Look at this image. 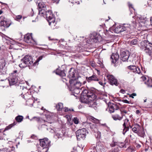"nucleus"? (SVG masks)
Returning <instances> with one entry per match:
<instances>
[{
	"instance_id": "f257e3e1",
	"label": "nucleus",
	"mask_w": 152,
	"mask_h": 152,
	"mask_svg": "<svg viewBox=\"0 0 152 152\" xmlns=\"http://www.w3.org/2000/svg\"><path fill=\"white\" fill-rule=\"evenodd\" d=\"M96 98V95L92 92H88L87 90H85L83 91L82 94L81 95V102L84 103H94L93 101Z\"/></svg>"
},
{
	"instance_id": "f03ea898",
	"label": "nucleus",
	"mask_w": 152,
	"mask_h": 152,
	"mask_svg": "<svg viewBox=\"0 0 152 152\" xmlns=\"http://www.w3.org/2000/svg\"><path fill=\"white\" fill-rule=\"evenodd\" d=\"M136 26V22L135 20L132 22V25L128 24H124L122 26H118L115 29V32L119 33L124 31H127V32L130 31Z\"/></svg>"
},
{
	"instance_id": "7ed1b4c3",
	"label": "nucleus",
	"mask_w": 152,
	"mask_h": 152,
	"mask_svg": "<svg viewBox=\"0 0 152 152\" xmlns=\"http://www.w3.org/2000/svg\"><path fill=\"white\" fill-rule=\"evenodd\" d=\"M35 64V62L34 63L32 57L27 55L21 60L20 63L19 64V66L20 67L23 68L28 66H29L34 65Z\"/></svg>"
},
{
	"instance_id": "20e7f679",
	"label": "nucleus",
	"mask_w": 152,
	"mask_h": 152,
	"mask_svg": "<svg viewBox=\"0 0 152 152\" xmlns=\"http://www.w3.org/2000/svg\"><path fill=\"white\" fill-rule=\"evenodd\" d=\"M142 49L149 56L152 55V44L147 40H144L141 42Z\"/></svg>"
},
{
	"instance_id": "39448f33",
	"label": "nucleus",
	"mask_w": 152,
	"mask_h": 152,
	"mask_svg": "<svg viewBox=\"0 0 152 152\" xmlns=\"http://www.w3.org/2000/svg\"><path fill=\"white\" fill-rule=\"evenodd\" d=\"M40 145L42 147L41 152H47L50 146V141L47 138L39 140Z\"/></svg>"
},
{
	"instance_id": "423d86ee",
	"label": "nucleus",
	"mask_w": 152,
	"mask_h": 152,
	"mask_svg": "<svg viewBox=\"0 0 152 152\" xmlns=\"http://www.w3.org/2000/svg\"><path fill=\"white\" fill-rule=\"evenodd\" d=\"M87 131L85 128L77 130L76 132V134L77 140L84 139L86 136Z\"/></svg>"
},
{
	"instance_id": "0eeeda50",
	"label": "nucleus",
	"mask_w": 152,
	"mask_h": 152,
	"mask_svg": "<svg viewBox=\"0 0 152 152\" xmlns=\"http://www.w3.org/2000/svg\"><path fill=\"white\" fill-rule=\"evenodd\" d=\"M11 24V21L7 20L4 16H1L0 17V26L7 28Z\"/></svg>"
},
{
	"instance_id": "6e6552de",
	"label": "nucleus",
	"mask_w": 152,
	"mask_h": 152,
	"mask_svg": "<svg viewBox=\"0 0 152 152\" xmlns=\"http://www.w3.org/2000/svg\"><path fill=\"white\" fill-rule=\"evenodd\" d=\"M16 70L14 71L10 75V79L9 80L10 85H14L17 82L18 77L17 76H16L18 74Z\"/></svg>"
},
{
	"instance_id": "1a4fd4ad",
	"label": "nucleus",
	"mask_w": 152,
	"mask_h": 152,
	"mask_svg": "<svg viewBox=\"0 0 152 152\" xmlns=\"http://www.w3.org/2000/svg\"><path fill=\"white\" fill-rule=\"evenodd\" d=\"M70 86L73 88L79 89L81 86V83L76 79H71L69 80Z\"/></svg>"
},
{
	"instance_id": "9d476101",
	"label": "nucleus",
	"mask_w": 152,
	"mask_h": 152,
	"mask_svg": "<svg viewBox=\"0 0 152 152\" xmlns=\"http://www.w3.org/2000/svg\"><path fill=\"white\" fill-rule=\"evenodd\" d=\"M24 41L29 45L34 44L35 43V41L32 39L31 34H27L25 35L24 37Z\"/></svg>"
},
{
	"instance_id": "9b49d317",
	"label": "nucleus",
	"mask_w": 152,
	"mask_h": 152,
	"mask_svg": "<svg viewBox=\"0 0 152 152\" xmlns=\"http://www.w3.org/2000/svg\"><path fill=\"white\" fill-rule=\"evenodd\" d=\"M107 77L108 81L111 85H114L116 86L118 85V83L117 80L113 75H107Z\"/></svg>"
},
{
	"instance_id": "f8f14e48",
	"label": "nucleus",
	"mask_w": 152,
	"mask_h": 152,
	"mask_svg": "<svg viewBox=\"0 0 152 152\" xmlns=\"http://www.w3.org/2000/svg\"><path fill=\"white\" fill-rule=\"evenodd\" d=\"M129 55V52L127 51H122L120 54V59L124 62L128 60Z\"/></svg>"
},
{
	"instance_id": "ddd939ff",
	"label": "nucleus",
	"mask_w": 152,
	"mask_h": 152,
	"mask_svg": "<svg viewBox=\"0 0 152 152\" xmlns=\"http://www.w3.org/2000/svg\"><path fill=\"white\" fill-rule=\"evenodd\" d=\"M119 108L118 105L115 103H111L109 105V110L110 113H113L115 110H118Z\"/></svg>"
},
{
	"instance_id": "4468645a",
	"label": "nucleus",
	"mask_w": 152,
	"mask_h": 152,
	"mask_svg": "<svg viewBox=\"0 0 152 152\" xmlns=\"http://www.w3.org/2000/svg\"><path fill=\"white\" fill-rule=\"evenodd\" d=\"M46 16L48 20H53V23L54 24L55 22V19L51 11L48 10L46 12Z\"/></svg>"
},
{
	"instance_id": "2eb2a0df",
	"label": "nucleus",
	"mask_w": 152,
	"mask_h": 152,
	"mask_svg": "<svg viewBox=\"0 0 152 152\" xmlns=\"http://www.w3.org/2000/svg\"><path fill=\"white\" fill-rule=\"evenodd\" d=\"M86 80L88 83L91 82L92 81H99V79L95 75H93L92 76L89 77H86Z\"/></svg>"
},
{
	"instance_id": "dca6fc26",
	"label": "nucleus",
	"mask_w": 152,
	"mask_h": 152,
	"mask_svg": "<svg viewBox=\"0 0 152 152\" xmlns=\"http://www.w3.org/2000/svg\"><path fill=\"white\" fill-rule=\"evenodd\" d=\"M119 58V55L116 53H113L111 56V58L112 59V62L113 63H115L118 59Z\"/></svg>"
},
{
	"instance_id": "f3484780",
	"label": "nucleus",
	"mask_w": 152,
	"mask_h": 152,
	"mask_svg": "<svg viewBox=\"0 0 152 152\" xmlns=\"http://www.w3.org/2000/svg\"><path fill=\"white\" fill-rule=\"evenodd\" d=\"M140 130L138 128L137 129L136 127H134L133 128L132 131L135 133H137L138 135H143L144 132L142 128H140Z\"/></svg>"
},
{
	"instance_id": "a211bd4d",
	"label": "nucleus",
	"mask_w": 152,
	"mask_h": 152,
	"mask_svg": "<svg viewBox=\"0 0 152 152\" xmlns=\"http://www.w3.org/2000/svg\"><path fill=\"white\" fill-rule=\"evenodd\" d=\"M112 118L114 120L120 121L123 118V116L121 115L120 116L118 114H116L112 115Z\"/></svg>"
},
{
	"instance_id": "6ab92c4d",
	"label": "nucleus",
	"mask_w": 152,
	"mask_h": 152,
	"mask_svg": "<svg viewBox=\"0 0 152 152\" xmlns=\"http://www.w3.org/2000/svg\"><path fill=\"white\" fill-rule=\"evenodd\" d=\"M37 3L38 4V6L39 9L46 8L45 5L42 1L39 0Z\"/></svg>"
},
{
	"instance_id": "aec40b11",
	"label": "nucleus",
	"mask_w": 152,
	"mask_h": 152,
	"mask_svg": "<svg viewBox=\"0 0 152 152\" xmlns=\"http://www.w3.org/2000/svg\"><path fill=\"white\" fill-rule=\"evenodd\" d=\"M69 77L70 78H72V79H74L75 74V70H72V71L71 70H69Z\"/></svg>"
},
{
	"instance_id": "412c9836",
	"label": "nucleus",
	"mask_w": 152,
	"mask_h": 152,
	"mask_svg": "<svg viewBox=\"0 0 152 152\" xmlns=\"http://www.w3.org/2000/svg\"><path fill=\"white\" fill-rule=\"evenodd\" d=\"M56 74L62 77H64L66 75V74L64 71L59 70L58 69L56 70Z\"/></svg>"
},
{
	"instance_id": "4be33fe9",
	"label": "nucleus",
	"mask_w": 152,
	"mask_h": 152,
	"mask_svg": "<svg viewBox=\"0 0 152 152\" xmlns=\"http://www.w3.org/2000/svg\"><path fill=\"white\" fill-rule=\"evenodd\" d=\"M145 83L147 85V86L150 88H152V80L149 79L145 82Z\"/></svg>"
},
{
	"instance_id": "5701e85b",
	"label": "nucleus",
	"mask_w": 152,
	"mask_h": 152,
	"mask_svg": "<svg viewBox=\"0 0 152 152\" xmlns=\"http://www.w3.org/2000/svg\"><path fill=\"white\" fill-rule=\"evenodd\" d=\"M5 65V62L4 60H1L0 61V71L2 70Z\"/></svg>"
},
{
	"instance_id": "b1692460",
	"label": "nucleus",
	"mask_w": 152,
	"mask_h": 152,
	"mask_svg": "<svg viewBox=\"0 0 152 152\" xmlns=\"http://www.w3.org/2000/svg\"><path fill=\"white\" fill-rule=\"evenodd\" d=\"M63 108V104L61 103H59L56 105V108L58 111H61Z\"/></svg>"
},
{
	"instance_id": "393cba45",
	"label": "nucleus",
	"mask_w": 152,
	"mask_h": 152,
	"mask_svg": "<svg viewBox=\"0 0 152 152\" xmlns=\"http://www.w3.org/2000/svg\"><path fill=\"white\" fill-rule=\"evenodd\" d=\"M119 144H120V143H119V142H114L110 144V145L111 147H113L115 146L116 145H119ZM120 144H121V145L119 146L121 148L124 147V145L123 143H120Z\"/></svg>"
},
{
	"instance_id": "a878e982",
	"label": "nucleus",
	"mask_w": 152,
	"mask_h": 152,
	"mask_svg": "<svg viewBox=\"0 0 152 152\" xmlns=\"http://www.w3.org/2000/svg\"><path fill=\"white\" fill-rule=\"evenodd\" d=\"M23 118V117L21 115H18L16 117L15 119L18 122H21Z\"/></svg>"
},
{
	"instance_id": "bb28decb",
	"label": "nucleus",
	"mask_w": 152,
	"mask_h": 152,
	"mask_svg": "<svg viewBox=\"0 0 152 152\" xmlns=\"http://www.w3.org/2000/svg\"><path fill=\"white\" fill-rule=\"evenodd\" d=\"M89 41L91 42H96L97 41V39L96 37L91 35L90 38L89 39Z\"/></svg>"
},
{
	"instance_id": "cd10ccee",
	"label": "nucleus",
	"mask_w": 152,
	"mask_h": 152,
	"mask_svg": "<svg viewBox=\"0 0 152 152\" xmlns=\"http://www.w3.org/2000/svg\"><path fill=\"white\" fill-rule=\"evenodd\" d=\"M49 22V24L50 26H51V27L53 28H55V25L56 23H55V22L54 24L53 23V20H48Z\"/></svg>"
},
{
	"instance_id": "c85d7f7f",
	"label": "nucleus",
	"mask_w": 152,
	"mask_h": 152,
	"mask_svg": "<svg viewBox=\"0 0 152 152\" xmlns=\"http://www.w3.org/2000/svg\"><path fill=\"white\" fill-rule=\"evenodd\" d=\"M138 40L137 39H134L130 41V44L131 45H136L137 43Z\"/></svg>"
},
{
	"instance_id": "c756f323",
	"label": "nucleus",
	"mask_w": 152,
	"mask_h": 152,
	"mask_svg": "<svg viewBox=\"0 0 152 152\" xmlns=\"http://www.w3.org/2000/svg\"><path fill=\"white\" fill-rule=\"evenodd\" d=\"M46 10V8H42L39 10V13L40 14H43L45 13L46 14V12L45 10Z\"/></svg>"
},
{
	"instance_id": "7c9ffc66",
	"label": "nucleus",
	"mask_w": 152,
	"mask_h": 152,
	"mask_svg": "<svg viewBox=\"0 0 152 152\" xmlns=\"http://www.w3.org/2000/svg\"><path fill=\"white\" fill-rule=\"evenodd\" d=\"M124 122L123 125L124 127H127V124L129 121V120L128 118H126L124 120Z\"/></svg>"
},
{
	"instance_id": "2f4dec72",
	"label": "nucleus",
	"mask_w": 152,
	"mask_h": 152,
	"mask_svg": "<svg viewBox=\"0 0 152 152\" xmlns=\"http://www.w3.org/2000/svg\"><path fill=\"white\" fill-rule=\"evenodd\" d=\"M137 67L134 66H128V69L132 70L133 72H135Z\"/></svg>"
},
{
	"instance_id": "473e14b6",
	"label": "nucleus",
	"mask_w": 152,
	"mask_h": 152,
	"mask_svg": "<svg viewBox=\"0 0 152 152\" xmlns=\"http://www.w3.org/2000/svg\"><path fill=\"white\" fill-rule=\"evenodd\" d=\"M134 57L132 56H130L129 55V58H128V60H127L126 61L127 62H133L134 60Z\"/></svg>"
},
{
	"instance_id": "72a5a7b5",
	"label": "nucleus",
	"mask_w": 152,
	"mask_h": 152,
	"mask_svg": "<svg viewBox=\"0 0 152 152\" xmlns=\"http://www.w3.org/2000/svg\"><path fill=\"white\" fill-rule=\"evenodd\" d=\"M129 129V127L128 126L126 127H124V129L123 130V134H125V133L126 132L128 131Z\"/></svg>"
},
{
	"instance_id": "f704fd0d",
	"label": "nucleus",
	"mask_w": 152,
	"mask_h": 152,
	"mask_svg": "<svg viewBox=\"0 0 152 152\" xmlns=\"http://www.w3.org/2000/svg\"><path fill=\"white\" fill-rule=\"evenodd\" d=\"M73 91L74 93L77 94H79L80 92V90L79 89L74 88Z\"/></svg>"
},
{
	"instance_id": "c9c22d12",
	"label": "nucleus",
	"mask_w": 152,
	"mask_h": 152,
	"mask_svg": "<svg viewBox=\"0 0 152 152\" xmlns=\"http://www.w3.org/2000/svg\"><path fill=\"white\" fill-rule=\"evenodd\" d=\"M22 18V16L21 15H18L15 17V20L18 21Z\"/></svg>"
},
{
	"instance_id": "e433bc0d",
	"label": "nucleus",
	"mask_w": 152,
	"mask_h": 152,
	"mask_svg": "<svg viewBox=\"0 0 152 152\" xmlns=\"http://www.w3.org/2000/svg\"><path fill=\"white\" fill-rule=\"evenodd\" d=\"M12 126H13L12 124H11L10 125L8 126H7L6 127V128L4 130V132L6 130H7L8 129H10L12 127Z\"/></svg>"
},
{
	"instance_id": "4c0bfd02",
	"label": "nucleus",
	"mask_w": 152,
	"mask_h": 152,
	"mask_svg": "<svg viewBox=\"0 0 152 152\" xmlns=\"http://www.w3.org/2000/svg\"><path fill=\"white\" fill-rule=\"evenodd\" d=\"M73 121L76 124H78L79 122L78 119L76 117H75L74 118Z\"/></svg>"
},
{
	"instance_id": "58836bf2",
	"label": "nucleus",
	"mask_w": 152,
	"mask_h": 152,
	"mask_svg": "<svg viewBox=\"0 0 152 152\" xmlns=\"http://www.w3.org/2000/svg\"><path fill=\"white\" fill-rule=\"evenodd\" d=\"M128 4L130 10L132 8V9L133 10H134V8L133 5L132 4L129 2H128Z\"/></svg>"
},
{
	"instance_id": "ea45409f",
	"label": "nucleus",
	"mask_w": 152,
	"mask_h": 152,
	"mask_svg": "<svg viewBox=\"0 0 152 152\" xmlns=\"http://www.w3.org/2000/svg\"><path fill=\"white\" fill-rule=\"evenodd\" d=\"M32 119H34L35 121H37L38 122H39L40 120V119L39 117H33L32 118Z\"/></svg>"
},
{
	"instance_id": "a19ab883",
	"label": "nucleus",
	"mask_w": 152,
	"mask_h": 152,
	"mask_svg": "<svg viewBox=\"0 0 152 152\" xmlns=\"http://www.w3.org/2000/svg\"><path fill=\"white\" fill-rule=\"evenodd\" d=\"M28 94H26L23 95L22 94V97L24 99H28V98L27 97V96Z\"/></svg>"
},
{
	"instance_id": "79ce46f5",
	"label": "nucleus",
	"mask_w": 152,
	"mask_h": 152,
	"mask_svg": "<svg viewBox=\"0 0 152 152\" xmlns=\"http://www.w3.org/2000/svg\"><path fill=\"white\" fill-rule=\"evenodd\" d=\"M135 72H136V73L138 74H140L141 72V71L140 69L138 67H136L135 70Z\"/></svg>"
},
{
	"instance_id": "37998d69",
	"label": "nucleus",
	"mask_w": 152,
	"mask_h": 152,
	"mask_svg": "<svg viewBox=\"0 0 152 152\" xmlns=\"http://www.w3.org/2000/svg\"><path fill=\"white\" fill-rule=\"evenodd\" d=\"M97 137L98 138H100L101 137V133L100 132H99V131H98L97 132Z\"/></svg>"
},
{
	"instance_id": "c03bdc74",
	"label": "nucleus",
	"mask_w": 152,
	"mask_h": 152,
	"mask_svg": "<svg viewBox=\"0 0 152 152\" xmlns=\"http://www.w3.org/2000/svg\"><path fill=\"white\" fill-rule=\"evenodd\" d=\"M43 58L42 56H40L37 60V61L35 62V63L39 61L40 60H42Z\"/></svg>"
},
{
	"instance_id": "a18cd8bd",
	"label": "nucleus",
	"mask_w": 152,
	"mask_h": 152,
	"mask_svg": "<svg viewBox=\"0 0 152 152\" xmlns=\"http://www.w3.org/2000/svg\"><path fill=\"white\" fill-rule=\"evenodd\" d=\"M136 96V94L135 93H133L132 94H131L129 96V97H132V98H134V96Z\"/></svg>"
},
{
	"instance_id": "49530a36",
	"label": "nucleus",
	"mask_w": 152,
	"mask_h": 152,
	"mask_svg": "<svg viewBox=\"0 0 152 152\" xmlns=\"http://www.w3.org/2000/svg\"><path fill=\"white\" fill-rule=\"evenodd\" d=\"M122 101L123 102L127 104H129L130 103L126 99H124Z\"/></svg>"
},
{
	"instance_id": "de8ad7c7",
	"label": "nucleus",
	"mask_w": 152,
	"mask_h": 152,
	"mask_svg": "<svg viewBox=\"0 0 152 152\" xmlns=\"http://www.w3.org/2000/svg\"><path fill=\"white\" fill-rule=\"evenodd\" d=\"M118 148H115L112 152H118Z\"/></svg>"
},
{
	"instance_id": "09e8293b",
	"label": "nucleus",
	"mask_w": 152,
	"mask_h": 152,
	"mask_svg": "<svg viewBox=\"0 0 152 152\" xmlns=\"http://www.w3.org/2000/svg\"><path fill=\"white\" fill-rule=\"evenodd\" d=\"M64 110V111L65 112H66V111H68L69 110V111H71V110L70 109H69V110H68V108L67 107H65L63 109Z\"/></svg>"
},
{
	"instance_id": "8fccbe9b",
	"label": "nucleus",
	"mask_w": 152,
	"mask_h": 152,
	"mask_svg": "<svg viewBox=\"0 0 152 152\" xmlns=\"http://www.w3.org/2000/svg\"><path fill=\"white\" fill-rule=\"evenodd\" d=\"M121 113H124L125 114H126L127 113V111L125 110H121Z\"/></svg>"
},
{
	"instance_id": "3c124183",
	"label": "nucleus",
	"mask_w": 152,
	"mask_h": 152,
	"mask_svg": "<svg viewBox=\"0 0 152 152\" xmlns=\"http://www.w3.org/2000/svg\"><path fill=\"white\" fill-rule=\"evenodd\" d=\"M96 127V124L92 125L91 126V129H93V127Z\"/></svg>"
},
{
	"instance_id": "603ef678",
	"label": "nucleus",
	"mask_w": 152,
	"mask_h": 152,
	"mask_svg": "<svg viewBox=\"0 0 152 152\" xmlns=\"http://www.w3.org/2000/svg\"><path fill=\"white\" fill-rule=\"evenodd\" d=\"M121 92L123 94L125 92V90L123 89H121Z\"/></svg>"
},
{
	"instance_id": "864d4df0",
	"label": "nucleus",
	"mask_w": 152,
	"mask_h": 152,
	"mask_svg": "<svg viewBox=\"0 0 152 152\" xmlns=\"http://www.w3.org/2000/svg\"><path fill=\"white\" fill-rule=\"evenodd\" d=\"M151 25L152 26V17L150 19Z\"/></svg>"
},
{
	"instance_id": "5fc2aeb1",
	"label": "nucleus",
	"mask_w": 152,
	"mask_h": 152,
	"mask_svg": "<svg viewBox=\"0 0 152 152\" xmlns=\"http://www.w3.org/2000/svg\"><path fill=\"white\" fill-rule=\"evenodd\" d=\"M99 83L102 86L103 85V83L101 81H99Z\"/></svg>"
},
{
	"instance_id": "6e6d98bb",
	"label": "nucleus",
	"mask_w": 152,
	"mask_h": 152,
	"mask_svg": "<svg viewBox=\"0 0 152 152\" xmlns=\"http://www.w3.org/2000/svg\"><path fill=\"white\" fill-rule=\"evenodd\" d=\"M140 113V112L139 111V110H137L136 111V113L137 114H138L139 113Z\"/></svg>"
},
{
	"instance_id": "4d7b16f0",
	"label": "nucleus",
	"mask_w": 152,
	"mask_h": 152,
	"mask_svg": "<svg viewBox=\"0 0 152 152\" xmlns=\"http://www.w3.org/2000/svg\"><path fill=\"white\" fill-rule=\"evenodd\" d=\"M33 101V100L31 99H29L28 100V102H30L31 101Z\"/></svg>"
},
{
	"instance_id": "13d9d810",
	"label": "nucleus",
	"mask_w": 152,
	"mask_h": 152,
	"mask_svg": "<svg viewBox=\"0 0 152 152\" xmlns=\"http://www.w3.org/2000/svg\"><path fill=\"white\" fill-rule=\"evenodd\" d=\"M142 78L143 80H144L146 79V77H142Z\"/></svg>"
},
{
	"instance_id": "bf43d9fd",
	"label": "nucleus",
	"mask_w": 152,
	"mask_h": 152,
	"mask_svg": "<svg viewBox=\"0 0 152 152\" xmlns=\"http://www.w3.org/2000/svg\"><path fill=\"white\" fill-rule=\"evenodd\" d=\"M2 13L3 11L1 10H0V15Z\"/></svg>"
},
{
	"instance_id": "052dcab7",
	"label": "nucleus",
	"mask_w": 152,
	"mask_h": 152,
	"mask_svg": "<svg viewBox=\"0 0 152 152\" xmlns=\"http://www.w3.org/2000/svg\"><path fill=\"white\" fill-rule=\"evenodd\" d=\"M91 152H96V151L93 150V151H91Z\"/></svg>"
},
{
	"instance_id": "680f3d73",
	"label": "nucleus",
	"mask_w": 152,
	"mask_h": 152,
	"mask_svg": "<svg viewBox=\"0 0 152 152\" xmlns=\"http://www.w3.org/2000/svg\"><path fill=\"white\" fill-rule=\"evenodd\" d=\"M53 0V1H59V0Z\"/></svg>"
},
{
	"instance_id": "e2e57ef3",
	"label": "nucleus",
	"mask_w": 152,
	"mask_h": 152,
	"mask_svg": "<svg viewBox=\"0 0 152 152\" xmlns=\"http://www.w3.org/2000/svg\"><path fill=\"white\" fill-rule=\"evenodd\" d=\"M146 99H145V100H144V102H146Z\"/></svg>"
},
{
	"instance_id": "0e129e2a",
	"label": "nucleus",
	"mask_w": 152,
	"mask_h": 152,
	"mask_svg": "<svg viewBox=\"0 0 152 152\" xmlns=\"http://www.w3.org/2000/svg\"><path fill=\"white\" fill-rule=\"evenodd\" d=\"M28 105H33V104H28Z\"/></svg>"
},
{
	"instance_id": "69168bd1",
	"label": "nucleus",
	"mask_w": 152,
	"mask_h": 152,
	"mask_svg": "<svg viewBox=\"0 0 152 152\" xmlns=\"http://www.w3.org/2000/svg\"><path fill=\"white\" fill-rule=\"evenodd\" d=\"M102 125L103 126H106V125L105 124H103Z\"/></svg>"
},
{
	"instance_id": "338daca9",
	"label": "nucleus",
	"mask_w": 152,
	"mask_h": 152,
	"mask_svg": "<svg viewBox=\"0 0 152 152\" xmlns=\"http://www.w3.org/2000/svg\"><path fill=\"white\" fill-rule=\"evenodd\" d=\"M72 111H74V110H73V109H72Z\"/></svg>"
},
{
	"instance_id": "774afa93",
	"label": "nucleus",
	"mask_w": 152,
	"mask_h": 152,
	"mask_svg": "<svg viewBox=\"0 0 152 152\" xmlns=\"http://www.w3.org/2000/svg\"><path fill=\"white\" fill-rule=\"evenodd\" d=\"M50 123H51L52 122H49Z\"/></svg>"
}]
</instances>
